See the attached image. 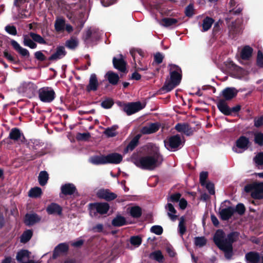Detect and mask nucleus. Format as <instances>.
Segmentation results:
<instances>
[{"instance_id": "obj_1", "label": "nucleus", "mask_w": 263, "mask_h": 263, "mask_svg": "<svg viewBox=\"0 0 263 263\" xmlns=\"http://www.w3.org/2000/svg\"><path fill=\"white\" fill-rule=\"evenodd\" d=\"M132 161L137 166L142 169L152 170L161 164L163 159L158 148L155 147L153 152L147 155L137 158L133 156Z\"/></svg>"}, {"instance_id": "obj_2", "label": "nucleus", "mask_w": 263, "mask_h": 263, "mask_svg": "<svg viewBox=\"0 0 263 263\" xmlns=\"http://www.w3.org/2000/svg\"><path fill=\"white\" fill-rule=\"evenodd\" d=\"M235 234L230 233L227 236L220 230H217L214 236V241L218 247L224 253L225 257L229 259L231 258L232 243L234 241Z\"/></svg>"}, {"instance_id": "obj_3", "label": "nucleus", "mask_w": 263, "mask_h": 263, "mask_svg": "<svg viewBox=\"0 0 263 263\" xmlns=\"http://www.w3.org/2000/svg\"><path fill=\"white\" fill-rule=\"evenodd\" d=\"M170 78L166 80L163 89L166 92L170 91L178 85L181 80V70L178 66L174 64L168 65Z\"/></svg>"}, {"instance_id": "obj_4", "label": "nucleus", "mask_w": 263, "mask_h": 263, "mask_svg": "<svg viewBox=\"0 0 263 263\" xmlns=\"http://www.w3.org/2000/svg\"><path fill=\"white\" fill-rule=\"evenodd\" d=\"M245 191L246 192H251V196L254 199L263 198V182L253 183L245 186Z\"/></svg>"}, {"instance_id": "obj_5", "label": "nucleus", "mask_w": 263, "mask_h": 263, "mask_svg": "<svg viewBox=\"0 0 263 263\" xmlns=\"http://www.w3.org/2000/svg\"><path fill=\"white\" fill-rule=\"evenodd\" d=\"M235 213V207L231 205L229 201L226 200L221 203L219 214L222 220H229Z\"/></svg>"}, {"instance_id": "obj_6", "label": "nucleus", "mask_w": 263, "mask_h": 263, "mask_svg": "<svg viewBox=\"0 0 263 263\" xmlns=\"http://www.w3.org/2000/svg\"><path fill=\"white\" fill-rule=\"evenodd\" d=\"M55 92L51 87H44L39 90V97L40 100L45 103H50L55 98Z\"/></svg>"}, {"instance_id": "obj_7", "label": "nucleus", "mask_w": 263, "mask_h": 263, "mask_svg": "<svg viewBox=\"0 0 263 263\" xmlns=\"http://www.w3.org/2000/svg\"><path fill=\"white\" fill-rule=\"evenodd\" d=\"M90 206V215L91 216H95L96 213L105 214L107 213L109 209V205L106 202H97L91 203Z\"/></svg>"}, {"instance_id": "obj_8", "label": "nucleus", "mask_w": 263, "mask_h": 263, "mask_svg": "<svg viewBox=\"0 0 263 263\" xmlns=\"http://www.w3.org/2000/svg\"><path fill=\"white\" fill-rule=\"evenodd\" d=\"M183 142L179 135H177L170 137L167 141H164L165 147L169 151H175L183 145Z\"/></svg>"}, {"instance_id": "obj_9", "label": "nucleus", "mask_w": 263, "mask_h": 263, "mask_svg": "<svg viewBox=\"0 0 263 263\" xmlns=\"http://www.w3.org/2000/svg\"><path fill=\"white\" fill-rule=\"evenodd\" d=\"M249 140L245 136H241L236 141V145L233 147V151L237 153H241L247 149Z\"/></svg>"}, {"instance_id": "obj_10", "label": "nucleus", "mask_w": 263, "mask_h": 263, "mask_svg": "<svg viewBox=\"0 0 263 263\" xmlns=\"http://www.w3.org/2000/svg\"><path fill=\"white\" fill-rule=\"evenodd\" d=\"M130 53L134 59L135 62L136 67L138 70L144 71L148 69L147 66L143 65L141 61H139L138 64L136 63V58L137 54L142 57H144L145 53L143 50L138 48H132L130 50Z\"/></svg>"}, {"instance_id": "obj_11", "label": "nucleus", "mask_w": 263, "mask_h": 263, "mask_svg": "<svg viewBox=\"0 0 263 263\" xmlns=\"http://www.w3.org/2000/svg\"><path fill=\"white\" fill-rule=\"evenodd\" d=\"M101 33L99 30L97 28L88 29L86 31L83 35L84 40L89 43L90 41L98 40L100 37Z\"/></svg>"}, {"instance_id": "obj_12", "label": "nucleus", "mask_w": 263, "mask_h": 263, "mask_svg": "<svg viewBox=\"0 0 263 263\" xmlns=\"http://www.w3.org/2000/svg\"><path fill=\"white\" fill-rule=\"evenodd\" d=\"M143 108L140 102H134L129 103L124 107V111L126 112L128 115L133 114Z\"/></svg>"}, {"instance_id": "obj_13", "label": "nucleus", "mask_w": 263, "mask_h": 263, "mask_svg": "<svg viewBox=\"0 0 263 263\" xmlns=\"http://www.w3.org/2000/svg\"><path fill=\"white\" fill-rule=\"evenodd\" d=\"M114 66L121 72H124L126 70V63L124 61L123 56L119 54L117 57H114L112 60Z\"/></svg>"}, {"instance_id": "obj_14", "label": "nucleus", "mask_w": 263, "mask_h": 263, "mask_svg": "<svg viewBox=\"0 0 263 263\" xmlns=\"http://www.w3.org/2000/svg\"><path fill=\"white\" fill-rule=\"evenodd\" d=\"M35 90V85L31 82H24L18 88V92L23 94H30Z\"/></svg>"}, {"instance_id": "obj_15", "label": "nucleus", "mask_w": 263, "mask_h": 263, "mask_svg": "<svg viewBox=\"0 0 263 263\" xmlns=\"http://www.w3.org/2000/svg\"><path fill=\"white\" fill-rule=\"evenodd\" d=\"M99 82L97 76L95 73H92L90 76L89 83L86 86V90L89 92L91 91H96L98 89Z\"/></svg>"}, {"instance_id": "obj_16", "label": "nucleus", "mask_w": 263, "mask_h": 263, "mask_svg": "<svg viewBox=\"0 0 263 263\" xmlns=\"http://www.w3.org/2000/svg\"><path fill=\"white\" fill-rule=\"evenodd\" d=\"M97 196L98 197L104 199L107 201L112 200L117 197V195L115 193L110 192L107 190L104 189L98 191Z\"/></svg>"}, {"instance_id": "obj_17", "label": "nucleus", "mask_w": 263, "mask_h": 263, "mask_svg": "<svg viewBox=\"0 0 263 263\" xmlns=\"http://www.w3.org/2000/svg\"><path fill=\"white\" fill-rule=\"evenodd\" d=\"M30 253L26 250H21L17 254L16 258L19 263H32L29 260Z\"/></svg>"}, {"instance_id": "obj_18", "label": "nucleus", "mask_w": 263, "mask_h": 263, "mask_svg": "<svg viewBox=\"0 0 263 263\" xmlns=\"http://www.w3.org/2000/svg\"><path fill=\"white\" fill-rule=\"evenodd\" d=\"M66 52L63 46L57 47L56 51L49 58L50 61H57L63 58L66 55Z\"/></svg>"}, {"instance_id": "obj_19", "label": "nucleus", "mask_w": 263, "mask_h": 263, "mask_svg": "<svg viewBox=\"0 0 263 263\" xmlns=\"http://www.w3.org/2000/svg\"><path fill=\"white\" fill-rule=\"evenodd\" d=\"M106 156V163L118 164L123 159L122 156L118 153L110 154Z\"/></svg>"}, {"instance_id": "obj_20", "label": "nucleus", "mask_w": 263, "mask_h": 263, "mask_svg": "<svg viewBox=\"0 0 263 263\" xmlns=\"http://www.w3.org/2000/svg\"><path fill=\"white\" fill-rule=\"evenodd\" d=\"M159 128V124L157 123H154L143 127L141 132L143 134H151L156 132Z\"/></svg>"}, {"instance_id": "obj_21", "label": "nucleus", "mask_w": 263, "mask_h": 263, "mask_svg": "<svg viewBox=\"0 0 263 263\" xmlns=\"http://www.w3.org/2000/svg\"><path fill=\"white\" fill-rule=\"evenodd\" d=\"M61 193L65 195H71L76 191V187L72 183H66L61 187Z\"/></svg>"}, {"instance_id": "obj_22", "label": "nucleus", "mask_w": 263, "mask_h": 263, "mask_svg": "<svg viewBox=\"0 0 263 263\" xmlns=\"http://www.w3.org/2000/svg\"><path fill=\"white\" fill-rule=\"evenodd\" d=\"M62 208L57 203H52L48 205L46 208V211L48 214H62Z\"/></svg>"}, {"instance_id": "obj_23", "label": "nucleus", "mask_w": 263, "mask_h": 263, "mask_svg": "<svg viewBox=\"0 0 263 263\" xmlns=\"http://www.w3.org/2000/svg\"><path fill=\"white\" fill-rule=\"evenodd\" d=\"M11 44L14 49L18 52L22 56L28 58L30 55L28 50L22 47L20 44L15 40L11 41Z\"/></svg>"}, {"instance_id": "obj_24", "label": "nucleus", "mask_w": 263, "mask_h": 263, "mask_svg": "<svg viewBox=\"0 0 263 263\" xmlns=\"http://www.w3.org/2000/svg\"><path fill=\"white\" fill-rule=\"evenodd\" d=\"M217 106L219 110L224 115H229L231 114V109L224 100H219L217 103Z\"/></svg>"}, {"instance_id": "obj_25", "label": "nucleus", "mask_w": 263, "mask_h": 263, "mask_svg": "<svg viewBox=\"0 0 263 263\" xmlns=\"http://www.w3.org/2000/svg\"><path fill=\"white\" fill-rule=\"evenodd\" d=\"M68 246L66 243H61L58 245L54 249L53 253V258H57L59 255L67 251Z\"/></svg>"}, {"instance_id": "obj_26", "label": "nucleus", "mask_w": 263, "mask_h": 263, "mask_svg": "<svg viewBox=\"0 0 263 263\" xmlns=\"http://www.w3.org/2000/svg\"><path fill=\"white\" fill-rule=\"evenodd\" d=\"M175 129L180 133H183L187 136L192 134L193 130L187 124L178 123L175 126Z\"/></svg>"}, {"instance_id": "obj_27", "label": "nucleus", "mask_w": 263, "mask_h": 263, "mask_svg": "<svg viewBox=\"0 0 263 263\" xmlns=\"http://www.w3.org/2000/svg\"><path fill=\"white\" fill-rule=\"evenodd\" d=\"M237 93V90L233 87H228L222 91V95L227 100L233 98Z\"/></svg>"}, {"instance_id": "obj_28", "label": "nucleus", "mask_w": 263, "mask_h": 263, "mask_svg": "<svg viewBox=\"0 0 263 263\" xmlns=\"http://www.w3.org/2000/svg\"><path fill=\"white\" fill-rule=\"evenodd\" d=\"M41 218L36 214H27L25 216V223L27 226H32L39 222Z\"/></svg>"}, {"instance_id": "obj_29", "label": "nucleus", "mask_w": 263, "mask_h": 263, "mask_svg": "<svg viewBox=\"0 0 263 263\" xmlns=\"http://www.w3.org/2000/svg\"><path fill=\"white\" fill-rule=\"evenodd\" d=\"M10 139L15 141H20L22 142L24 139V137L21 133L20 130L16 128L12 129L9 134Z\"/></svg>"}, {"instance_id": "obj_30", "label": "nucleus", "mask_w": 263, "mask_h": 263, "mask_svg": "<svg viewBox=\"0 0 263 263\" xmlns=\"http://www.w3.org/2000/svg\"><path fill=\"white\" fill-rule=\"evenodd\" d=\"M253 49L249 46H245L240 52V57L242 60H248L252 56Z\"/></svg>"}, {"instance_id": "obj_31", "label": "nucleus", "mask_w": 263, "mask_h": 263, "mask_svg": "<svg viewBox=\"0 0 263 263\" xmlns=\"http://www.w3.org/2000/svg\"><path fill=\"white\" fill-rule=\"evenodd\" d=\"M65 21L62 17H57L54 23V28L57 32L63 31L65 27Z\"/></svg>"}, {"instance_id": "obj_32", "label": "nucleus", "mask_w": 263, "mask_h": 263, "mask_svg": "<svg viewBox=\"0 0 263 263\" xmlns=\"http://www.w3.org/2000/svg\"><path fill=\"white\" fill-rule=\"evenodd\" d=\"M106 156L103 155L92 156L89 158V161L96 165L106 164Z\"/></svg>"}, {"instance_id": "obj_33", "label": "nucleus", "mask_w": 263, "mask_h": 263, "mask_svg": "<svg viewBox=\"0 0 263 263\" xmlns=\"http://www.w3.org/2000/svg\"><path fill=\"white\" fill-rule=\"evenodd\" d=\"M165 209L167 211V215L173 221L176 220L177 216L176 215V210L174 206L171 203H168L165 206Z\"/></svg>"}, {"instance_id": "obj_34", "label": "nucleus", "mask_w": 263, "mask_h": 263, "mask_svg": "<svg viewBox=\"0 0 263 263\" xmlns=\"http://www.w3.org/2000/svg\"><path fill=\"white\" fill-rule=\"evenodd\" d=\"M106 78L112 85H116L119 80L118 74L112 71H108L106 74Z\"/></svg>"}, {"instance_id": "obj_35", "label": "nucleus", "mask_w": 263, "mask_h": 263, "mask_svg": "<svg viewBox=\"0 0 263 263\" xmlns=\"http://www.w3.org/2000/svg\"><path fill=\"white\" fill-rule=\"evenodd\" d=\"M248 263H258L260 259L259 255L257 253L250 252L246 255Z\"/></svg>"}, {"instance_id": "obj_36", "label": "nucleus", "mask_w": 263, "mask_h": 263, "mask_svg": "<svg viewBox=\"0 0 263 263\" xmlns=\"http://www.w3.org/2000/svg\"><path fill=\"white\" fill-rule=\"evenodd\" d=\"M157 21L160 25L166 27L173 26L177 23V20L173 18H164L160 21Z\"/></svg>"}, {"instance_id": "obj_37", "label": "nucleus", "mask_w": 263, "mask_h": 263, "mask_svg": "<svg viewBox=\"0 0 263 263\" xmlns=\"http://www.w3.org/2000/svg\"><path fill=\"white\" fill-rule=\"evenodd\" d=\"M118 128V126L117 125H114L111 127L106 128L104 133L108 137H114L118 134L117 132Z\"/></svg>"}, {"instance_id": "obj_38", "label": "nucleus", "mask_w": 263, "mask_h": 263, "mask_svg": "<svg viewBox=\"0 0 263 263\" xmlns=\"http://www.w3.org/2000/svg\"><path fill=\"white\" fill-rule=\"evenodd\" d=\"M139 137L137 136L135 137L128 144L126 148L124 149V153H127L129 151H132L137 145L139 141Z\"/></svg>"}, {"instance_id": "obj_39", "label": "nucleus", "mask_w": 263, "mask_h": 263, "mask_svg": "<svg viewBox=\"0 0 263 263\" xmlns=\"http://www.w3.org/2000/svg\"><path fill=\"white\" fill-rule=\"evenodd\" d=\"M48 174L46 171H41L39 175L38 180L41 185H45L48 180Z\"/></svg>"}, {"instance_id": "obj_40", "label": "nucleus", "mask_w": 263, "mask_h": 263, "mask_svg": "<svg viewBox=\"0 0 263 263\" xmlns=\"http://www.w3.org/2000/svg\"><path fill=\"white\" fill-rule=\"evenodd\" d=\"M33 232L30 230L25 231L21 236V242L26 243L28 241L32 236Z\"/></svg>"}, {"instance_id": "obj_41", "label": "nucleus", "mask_w": 263, "mask_h": 263, "mask_svg": "<svg viewBox=\"0 0 263 263\" xmlns=\"http://www.w3.org/2000/svg\"><path fill=\"white\" fill-rule=\"evenodd\" d=\"M65 45L69 49H73L78 46V40L77 38L72 37L66 42Z\"/></svg>"}, {"instance_id": "obj_42", "label": "nucleus", "mask_w": 263, "mask_h": 263, "mask_svg": "<svg viewBox=\"0 0 263 263\" xmlns=\"http://www.w3.org/2000/svg\"><path fill=\"white\" fill-rule=\"evenodd\" d=\"M214 21L212 18L206 17L203 21L202 23V31H206L208 30L212 26Z\"/></svg>"}, {"instance_id": "obj_43", "label": "nucleus", "mask_w": 263, "mask_h": 263, "mask_svg": "<svg viewBox=\"0 0 263 263\" xmlns=\"http://www.w3.org/2000/svg\"><path fill=\"white\" fill-rule=\"evenodd\" d=\"M23 39V43L25 46L31 49H35L36 47V44L28 35H24Z\"/></svg>"}, {"instance_id": "obj_44", "label": "nucleus", "mask_w": 263, "mask_h": 263, "mask_svg": "<svg viewBox=\"0 0 263 263\" xmlns=\"http://www.w3.org/2000/svg\"><path fill=\"white\" fill-rule=\"evenodd\" d=\"M42 194V190L39 187L32 188L30 190L28 195L30 197L36 198L40 197Z\"/></svg>"}, {"instance_id": "obj_45", "label": "nucleus", "mask_w": 263, "mask_h": 263, "mask_svg": "<svg viewBox=\"0 0 263 263\" xmlns=\"http://www.w3.org/2000/svg\"><path fill=\"white\" fill-rule=\"evenodd\" d=\"M125 223V218L121 216H118L112 221V224L116 227H120Z\"/></svg>"}, {"instance_id": "obj_46", "label": "nucleus", "mask_w": 263, "mask_h": 263, "mask_svg": "<svg viewBox=\"0 0 263 263\" xmlns=\"http://www.w3.org/2000/svg\"><path fill=\"white\" fill-rule=\"evenodd\" d=\"M129 212L132 217L138 218L141 215V209L139 206H133L130 209Z\"/></svg>"}, {"instance_id": "obj_47", "label": "nucleus", "mask_w": 263, "mask_h": 263, "mask_svg": "<svg viewBox=\"0 0 263 263\" xmlns=\"http://www.w3.org/2000/svg\"><path fill=\"white\" fill-rule=\"evenodd\" d=\"M150 257L154 259L158 262H162L163 260V256L160 251H156L150 254Z\"/></svg>"}, {"instance_id": "obj_48", "label": "nucleus", "mask_w": 263, "mask_h": 263, "mask_svg": "<svg viewBox=\"0 0 263 263\" xmlns=\"http://www.w3.org/2000/svg\"><path fill=\"white\" fill-rule=\"evenodd\" d=\"M195 245L199 247H202L205 245L206 240L204 237H196L194 238Z\"/></svg>"}, {"instance_id": "obj_49", "label": "nucleus", "mask_w": 263, "mask_h": 263, "mask_svg": "<svg viewBox=\"0 0 263 263\" xmlns=\"http://www.w3.org/2000/svg\"><path fill=\"white\" fill-rule=\"evenodd\" d=\"M254 142L260 146L263 145V133L257 132L254 134Z\"/></svg>"}, {"instance_id": "obj_50", "label": "nucleus", "mask_w": 263, "mask_h": 263, "mask_svg": "<svg viewBox=\"0 0 263 263\" xmlns=\"http://www.w3.org/2000/svg\"><path fill=\"white\" fill-rule=\"evenodd\" d=\"M30 36L35 42H36L40 44H46V41L45 40L41 35L37 34L31 32L30 33Z\"/></svg>"}, {"instance_id": "obj_51", "label": "nucleus", "mask_w": 263, "mask_h": 263, "mask_svg": "<svg viewBox=\"0 0 263 263\" xmlns=\"http://www.w3.org/2000/svg\"><path fill=\"white\" fill-rule=\"evenodd\" d=\"M254 161L258 167L263 165V153H259L254 158Z\"/></svg>"}, {"instance_id": "obj_52", "label": "nucleus", "mask_w": 263, "mask_h": 263, "mask_svg": "<svg viewBox=\"0 0 263 263\" xmlns=\"http://www.w3.org/2000/svg\"><path fill=\"white\" fill-rule=\"evenodd\" d=\"M179 232L182 235L186 231V228L184 225V219L183 217H181L179 223Z\"/></svg>"}, {"instance_id": "obj_53", "label": "nucleus", "mask_w": 263, "mask_h": 263, "mask_svg": "<svg viewBox=\"0 0 263 263\" xmlns=\"http://www.w3.org/2000/svg\"><path fill=\"white\" fill-rule=\"evenodd\" d=\"M256 63L258 67L263 68V53L260 50L257 52Z\"/></svg>"}, {"instance_id": "obj_54", "label": "nucleus", "mask_w": 263, "mask_h": 263, "mask_svg": "<svg viewBox=\"0 0 263 263\" xmlns=\"http://www.w3.org/2000/svg\"><path fill=\"white\" fill-rule=\"evenodd\" d=\"M194 6L192 4H190L189 6L186 7L185 10V15L187 16L191 17L194 14Z\"/></svg>"}, {"instance_id": "obj_55", "label": "nucleus", "mask_w": 263, "mask_h": 263, "mask_svg": "<svg viewBox=\"0 0 263 263\" xmlns=\"http://www.w3.org/2000/svg\"><path fill=\"white\" fill-rule=\"evenodd\" d=\"M114 104L113 101L110 99H107L101 103L102 106L104 108H110Z\"/></svg>"}, {"instance_id": "obj_56", "label": "nucleus", "mask_w": 263, "mask_h": 263, "mask_svg": "<svg viewBox=\"0 0 263 263\" xmlns=\"http://www.w3.org/2000/svg\"><path fill=\"white\" fill-rule=\"evenodd\" d=\"M130 243L136 247H138L141 243V239L138 236L132 237Z\"/></svg>"}, {"instance_id": "obj_57", "label": "nucleus", "mask_w": 263, "mask_h": 263, "mask_svg": "<svg viewBox=\"0 0 263 263\" xmlns=\"http://www.w3.org/2000/svg\"><path fill=\"white\" fill-rule=\"evenodd\" d=\"M151 231L157 235H160L162 233L163 229L160 226H154L151 228Z\"/></svg>"}, {"instance_id": "obj_58", "label": "nucleus", "mask_w": 263, "mask_h": 263, "mask_svg": "<svg viewBox=\"0 0 263 263\" xmlns=\"http://www.w3.org/2000/svg\"><path fill=\"white\" fill-rule=\"evenodd\" d=\"M90 137L89 133H78L77 135V139L79 140H86Z\"/></svg>"}, {"instance_id": "obj_59", "label": "nucleus", "mask_w": 263, "mask_h": 263, "mask_svg": "<svg viewBox=\"0 0 263 263\" xmlns=\"http://www.w3.org/2000/svg\"><path fill=\"white\" fill-rule=\"evenodd\" d=\"M5 30L10 34L15 35L17 34L16 28L13 26L8 25L5 27Z\"/></svg>"}, {"instance_id": "obj_60", "label": "nucleus", "mask_w": 263, "mask_h": 263, "mask_svg": "<svg viewBox=\"0 0 263 263\" xmlns=\"http://www.w3.org/2000/svg\"><path fill=\"white\" fill-rule=\"evenodd\" d=\"M163 55L160 52H157L154 55V62L158 64L162 62Z\"/></svg>"}, {"instance_id": "obj_61", "label": "nucleus", "mask_w": 263, "mask_h": 263, "mask_svg": "<svg viewBox=\"0 0 263 263\" xmlns=\"http://www.w3.org/2000/svg\"><path fill=\"white\" fill-rule=\"evenodd\" d=\"M235 212H237L239 214L242 215L245 212V208L243 204L239 203L235 208Z\"/></svg>"}, {"instance_id": "obj_62", "label": "nucleus", "mask_w": 263, "mask_h": 263, "mask_svg": "<svg viewBox=\"0 0 263 263\" xmlns=\"http://www.w3.org/2000/svg\"><path fill=\"white\" fill-rule=\"evenodd\" d=\"M180 197L181 195L179 193L172 195L168 199V201L173 202H178L180 200Z\"/></svg>"}, {"instance_id": "obj_63", "label": "nucleus", "mask_w": 263, "mask_h": 263, "mask_svg": "<svg viewBox=\"0 0 263 263\" xmlns=\"http://www.w3.org/2000/svg\"><path fill=\"white\" fill-rule=\"evenodd\" d=\"M208 177V173L207 172H201L200 174V182L202 185H204L206 182V179Z\"/></svg>"}, {"instance_id": "obj_64", "label": "nucleus", "mask_w": 263, "mask_h": 263, "mask_svg": "<svg viewBox=\"0 0 263 263\" xmlns=\"http://www.w3.org/2000/svg\"><path fill=\"white\" fill-rule=\"evenodd\" d=\"M206 187V189L208 190L209 193L210 194H214V184L211 182H206L204 185H203Z\"/></svg>"}]
</instances>
